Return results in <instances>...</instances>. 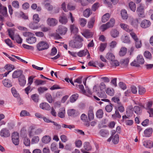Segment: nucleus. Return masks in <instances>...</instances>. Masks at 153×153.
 I'll return each instance as SVG.
<instances>
[{
  "instance_id": "obj_31",
  "label": "nucleus",
  "mask_w": 153,
  "mask_h": 153,
  "mask_svg": "<svg viewBox=\"0 0 153 153\" xmlns=\"http://www.w3.org/2000/svg\"><path fill=\"white\" fill-rule=\"evenodd\" d=\"M46 81L41 79H36L34 82L36 85H43L45 84Z\"/></svg>"
},
{
  "instance_id": "obj_56",
  "label": "nucleus",
  "mask_w": 153,
  "mask_h": 153,
  "mask_svg": "<svg viewBox=\"0 0 153 153\" xmlns=\"http://www.w3.org/2000/svg\"><path fill=\"white\" fill-rule=\"evenodd\" d=\"M31 98L35 102H37L39 100V95L37 94H33L31 95Z\"/></svg>"
},
{
  "instance_id": "obj_7",
  "label": "nucleus",
  "mask_w": 153,
  "mask_h": 153,
  "mask_svg": "<svg viewBox=\"0 0 153 153\" xmlns=\"http://www.w3.org/2000/svg\"><path fill=\"white\" fill-rule=\"evenodd\" d=\"M47 24L50 26H54L58 23V21L55 18H49L47 21Z\"/></svg>"
},
{
  "instance_id": "obj_62",
  "label": "nucleus",
  "mask_w": 153,
  "mask_h": 153,
  "mask_svg": "<svg viewBox=\"0 0 153 153\" xmlns=\"http://www.w3.org/2000/svg\"><path fill=\"white\" fill-rule=\"evenodd\" d=\"M138 20L137 19H133L131 22V24L134 26H137L138 23Z\"/></svg>"
},
{
  "instance_id": "obj_32",
  "label": "nucleus",
  "mask_w": 153,
  "mask_h": 153,
  "mask_svg": "<svg viewBox=\"0 0 153 153\" xmlns=\"http://www.w3.org/2000/svg\"><path fill=\"white\" fill-rule=\"evenodd\" d=\"M49 1L46 0L45 4V7L48 10L51 11L53 10V7L52 5H51L49 3H48Z\"/></svg>"
},
{
  "instance_id": "obj_3",
  "label": "nucleus",
  "mask_w": 153,
  "mask_h": 153,
  "mask_svg": "<svg viewBox=\"0 0 153 153\" xmlns=\"http://www.w3.org/2000/svg\"><path fill=\"white\" fill-rule=\"evenodd\" d=\"M136 13L139 17L142 18L145 17L144 7L143 4H140L137 8Z\"/></svg>"
},
{
  "instance_id": "obj_13",
  "label": "nucleus",
  "mask_w": 153,
  "mask_h": 153,
  "mask_svg": "<svg viewBox=\"0 0 153 153\" xmlns=\"http://www.w3.org/2000/svg\"><path fill=\"white\" fill-rule=\"evenodd\" d=\"M39 107L42 109L46 110H49L51 108L49 104L45 102L41 103L40 104Z\"/></svg>"
},
{
  "instance_id": "obj_5",
  "label": "nucleus",
  "mask_w": 153,
  "mask_h": 153,
  "mask_svg": "<svg viewBox=\"0 0 153 153\" xmlns=\"http://www.w3.org/2000/svg\"><path fill=\"white\" fill-rule=\"evenodd\" d=\"M0 135L1 137H7L10 136V133L9 130L7 128H3L0 132Z\"/></svg>"
},
{
  "instance_id": "obj_33",
  "label": "nucleus",
  "mask_w": 153,
  "mask_h": 153,
  "mask_svg": "<svg viewBox=\"0 0 153 153\" xmlns=\"http://www.w3.org/2000/svg\"><path fill=\"white\" fill-rule=\"evenodd\" d=\"M106 58L111 61L114 60L115 59L114 56L111 53H108L106 55Z\"/></svg>"
},
{
  "instance_id": "obj_12",
  "label": "nucleus",
  "mask_w": 153,
  "mask_h": 153,
  "mask_svg": "<svg viewBox=\"0 0 153 153\" xmlns=\"http://www.w3.org/2000/svg\"><path fill=\"white\" fill-rule=\"evenodd\" d=\"M18 79L19 85L21 86H24L26 83V80L24 75H22Z\"/></svg>"
},
{
  "instance_id": "obj_4",
  "label": "nucleus",
  "mask_w": 153,
  "mask_h": 153,
  "mask_svg": "<svg viewBox=\"0 0 153 153\" xmlns=\"http://www.w3.org/2000/svg\"><path fill=\"white\" fill-rule=\"evenodd\" d=\"M151 25V22L149 20L144 19L140 23V26L141 27L143 28L149 27Z\"/></svg>"
},
{
  "instance_id": "obj_60",
  "label": "nucleus",
  "mask_w": 153,
  "mask_h": 153,
  "mask_svg": "<svg viewBox=\"0 0 153 153\" xmlns=\"http://www.w3.org/2000/svg\"><path fill=\"white\" fill-rule=\"evenodd\" d=\"M23 143L26 146H30V140L27 137H25L23 140Z\"/></svg>"
},
{
  "instance_id": "obj_20",
  "label": "nucleus",
  "mask_w": 153,
  "mask_h": 153,
  "mask_svg": "<svg viewBox=\"0 0 153 153\" xmlns=\"http://www.w3.org/2000/svg\"><path fill=\"white\" fill-rule=\"evenodd\" d=\"M59 21L62 24H65L68 22V19L65 16L62 15L59 17Z\"/></svg>"
},
{
  "instance_id": "obj_28",
  "label": "nucleus",
  "mask_w": 153,
  "mask_h": 153,
  "mask_svg": "<svg viewBox=\"0 0 153 153\" xmlns=\"http://www.w3.org/2000/svg\"><path fill=\"white\" fill-rule=\"evenodd\" d=\"M120 26L122 28L129 33L132 30V29H129V26L126 24H120Z\"/></svg>"
},
{
  "instance_id": "obj_27",
  "label": "nucleus",
  "mask_w": 153,
  "mask_h": 153,
  "mask_svg": "<svg viewBox=\"0 0 153 153\" xmlns=\"http://www.w3.org/2000/svg\"><path fill=\"white\" fill-rule=\"evenodd\" d=\"M51 140V137L49 136H45L42 139V141L45 143H49Z\"/></svg>"
},
{
  "instance_id": "obj_30",
  "label": "nucleus",
  "mask_w": 153,
  "mask_h": 153,
  "mask_svg": "<svg viewBox=\"0 0 153 153\" xmlns=\"http://www.w3.org/2000/svg\"><path fill=\"white\" fill-rule=\"evenodd\" d=\"M4 85L7 87H10L12 86V83L8 79H5L3 81Z\"/></svg>"
},
{
  "instance_id": "obj_57",
  "label": "nucleus",
  "mask_w": 153,
  "mask_h": 153,
  "mask_svg": "<svg viewBox=\"0 0 153 153\" xmlns=\"http://www.w3.org/2000/svg\"><path fill=\"white\" fill-rule=\"evenodd\" d=\"M114 93V90L112 88H108L106 91L107 94L111 96H113Z\"/></svg>"
},
{
  "instance_id": "obj_18",
  "label": "nucleus",
  "mask_w": 153,
  "mask_h": 153,
  "mask_svg": "<svg viewBox=\"0 0 153 153\" xmlns=\"http://www.w3.org/2000/svg\"><path fill=\"white\" fill-rule=\"evenodd\" d=\"M152 132L153 130L152 128H148L144 131L145 136L146 137H149L151 135Z\"/></svg>"
},
{
  "instance_id": "obj_36",
  "label": "nucleus",
  "mask_w": 153,
  "mask_h": 153,
  "mask_svg": "<svg viewBox=\"0 0 153 153\" xmlns=\"http://www.w3.org/2000/svg\"><path fill=\"white\" fill-rule=\"evenodd\" d=\"M70 29L71 33L75 34H76L78 32V29L74 25H71L70 26Z\"/></svg>"
},
{
  "instance_id": "obj_46",
  "label": "nucleus",
  "mask_w": 153,
  "mask_h": 153,
  "mask_svg": "<svg viewBox=\"0 0 153 153\" xmlns=\"http://www.w3.org/2000/svg\"><path fill=\"white\" fill-rule=\"evenodd\" d=\"M95 22V19L94 18L91 19L90 21L88 22V27L89 28H92Z\"/></svg>"
},
{
  "instance_id": "obj_41",
  "label": "nucleus",
  "mask_w": 153,
  "mask_h": 153,
  "mask_svg": "<svg viewBox=\"0 0 153 153\" xmlns=\"http://www.w3.org/2000/svg\"><path fill=\"white\" fill-rule=\"evenodd\" d=\"M84 147L85 150L88 151L91 150L92 148L89 143L88 142H85L84 143Z\"/></svg>"
},
{
  "instance_id": "obj_1",
  "label": "nucleus",
  "mask_w": 153,
  "mask_h": 153,
  "mask_svg": "<svg viewBox=\"0 0 153 153\" xmlns=\"http://www.w3.org/2000/svg\"><path fill=\"white\" fill-rule=\"evenodd\" d=\"M144 62V60L143 56L139 55L137 57V61L134 60L131 63V66L139 67L140 66L139 64H143Z\"/></svg>"
},
{
  "instance_id": "obj_48",
  "label": "nucleus",
  "mask_w": 153,
  "mask_h": 153,
  "mask_svg": "<svg viewBox=\"0 0 153 153\" xmlns=\"http://www.w3.org/2000/svg\"><path fill=\"white\" fill-rule=\"evenodd\" d=\"M100 6L99 3L97 2L94 4L91 7V10L95 11Z\"/></svg>"
},
{
  "instance_id": "obj_50",
  "label": "nucleus",
  "mask_w": 153,
  "mask_h": 153,
  "mask_svg": "<svg viewBox=\"0 0 153 153\" xmlns=\"http://www.w3.org/2000/svg\"><path fill=\"white\" fill-rule=\"evenodd\" d=\"M79 21L80 25L83 27L85 26L87 23L86 20L82 18H80Z\"/></svg>"
},
{
  "instance_id": "obj_47",
  "label": "nucleus",
  "mask_w": 153,
  "mask_h": 153,
  "mask_svg": "<svg viewBox=\"0 0 153 153\" xmlns=\"http://www.w3.org/2000/svg\"><path fill=\"white\" fill-rule=\"evenodd\" d=\"M115 22V19L113 18L111 19L109 22L107 23L109 28L112 27L114 25Z\"/></svg>"
},
{
  "instance_id": "obj_26",
  "label": "nucleus",
  "mask_w": 153,
  "mask_h": 153,
  "mask_svg": "<svg viewBox=\"0 0 153 153\" xmlns=\"http://www.w3.org/2000/svg\"><path fill=\"white\" fill-rule=\"evenodd\" d=\"M127 51V48L125 47H122L119 52V55L120 56H123L126 53Z\"/></svg>"
},
{
  "instance_id": "obj_40",
  "label": "nucleus",
  "mask_w": 153,
  "mask_h": 153,
  "mask_svg": "<svg viewBox=\"0 0 153 153\" xmlns=\"http://www.w3.org/2000/svg\"><path fill=\"white\" fill-rule=\"evenodd\" d=\"M138 92L140 95L143 94L146 92V90L144 88L141 86H139Z\"/></svg>"
},
{
  "instance_id": "obj_21",
  "label": "nucleus",
  "mask_w": 153,
  "mask_h": 153,
  "mask_svg": "<svg viewBox=\"0 0 153 153\" xmlns=\"http://www.w3.org/2000/svg\"><path fill=\"white\" fill-rule=\"evenodd\" d=\"M38 23L34 22L30 23L29 25V27L30 28L33 30L37 29L39 28L40 27L38 25Z\"/></svg>"
},
{
  "instance_id": "obj_9",
  "label": "nucleus",
  "mask_w": 153,
  "mask_h": 153,
  "mask_svg": "<svg viewBox=\"0 0 153 153\" xmlns=\"http://www.w3.org/2000/svg\"><path fill=\"white\" fill-rule=\"evenodd\" d=\"M42 131V129L41 128H36L34 127H33L32 128L30 134L31 135L34 134L38 135L41 134Z\"/></svg>"
},
{
  "instance_id": "obj_24",
  "label": "nucleus",
  "mask_w": 153,
  "mask_h": 153,
  "mask_svg": "<svg viewBox=\"0 0 153 153\" xmlns=\"http://www.w3.org/2000/svg\"><path fill=\"white\" fill-rule=\"evenodd\" d=\"M65 110L64 108H61L58 113V115L59 117L61 118H63L65 117Z\"/></svg>"
},
{
  "instance_id": "obj_37",
  "label": "nucleus",
  "mask_w": 153,
  "mask_h": 153,
  "mask_svg": "<svg viewBox=\"0 0 153 153\" xmlns=\"http://www.w3.org/2000/svg\"><path fill=\"white\" fill-rule=\"evenodd\" d=\"M121 14L122 18L123 19H126L128 17V15L126 11L124 9L122 10L121 12Z\"/></svg>"
},
{
  "instance_id": "obj_22",
  "label": "nucleus",
  "mask_w": 153,
  "mask_h": 153,
  "mask_svg": "<svg viewBox=\"0 0 153 153\" xmlns=\"http://www.w3.org/2000/svg\"><path fill=\"white\" fill-rule=\"evenodd\" d=\"M112 142L114 144H117L119 141V136L116 134L114 136L111 135Z\"/></svg>"
},
{
  "instance_id": "obj_17",
  "label": "nucleus",
  "mask_w": 153,
  "mask_h": 153,
  "mask_svg": "<svg viewBox=\"0 0 153 153\" xmlns=\"http://www.w3.org/2000/svg\"><path fill=\"white\" fill-rule=\"evenodd\" d=\"M143 143V145L147 148H151L153 146V143L150 140H146Z\"/></svg>"
},
{
  "instance_id": "obj_8",
  "label": "nucleus",
  "mask_w": 153,
  "mask_h": 153,
  "mask_svg": "<svg viewBox=\"0 0 153 153\" xmlns=\"http://www.w3.org/2000/svg\"><path fill=\"white\" fill-rule=\"evenodd\" d=\"M33 35H31L29 37H28L26 39V41L28 44H32L35 43L36 41V38L35 36V35L33 33Z\"/></svg>"
},
{
  "instance_id": "obj_59",
  "label": "nucleus",
  "mask_w": 153,
  "mask_h": 153,
  "mask_svg": "<svg viewBox=\"0 0 153 153\" xmlns=\"http://www.w3.org/2000/svg\"><path fill=\"white\" fill-rule=\"evenodd\" d=\"M33 19L34 22L38 23L40 19L39 18L38 14H35L33 15Z\"/></svg>"
},
{
  "instance_id": "obj_55",
  "label": "nucleus",
  "mask_w": 153,
  "mask_h": 153,
  "mask_svg": "<svg viewBox=\"0 0 153 153\" xmlns=\"http://www.w3.org/2000/svg\"><path fill=\"white\" fill-rule=\"evenodd\" d=\"M84 94L89 97H91L92 96V93L88 87H86L85 92Z\"/></svg>"
},
{
  "instance_id": "obj_53",
  "label": "nucleus",
  "mask_w": 153,
  "mask_h": 153,
  "mask_svg": "<svg viewBox=\"0 0 153 153\" xmlns=\"http://www.w3.org/2000/svg\"><path fill=\"white\" fill-rule=\"evenodd\" d=\"M144 56L147 59H151L152 58V54L148 51H145L144 53Z\"/></svg>"
},
{
  "instance_id": "obj_49",
  "label": "nucleus",
  "mask_w": 153,
  "mask_h": 153,
  "mask_svg": "<svg viewBox=\"0 0 153 153\" xmlns=\"http://www.w3.org/2000/svg\"><path fill=\"white\" fill-rule=\"evenodd\" d=\"M48 89L45 87H40L38 88L37 91L39 94L44 93L45 91H47Z\"/></svg>"
},
{
  "instance_id": "obj_43",
  "label": "nucleus",
  "mask_w": 153,
  "mask_h": 153,
  "mask_svg": "<svg viewBox=\"0 0 153 153\" xmlns=\"http://www.w3.org/2000/svg\"><path fill=\"white\" fill-rule=\"evenodd\" d=\"M129 33L131 38L134 42L139 39L136 34L132 31V30Z\"/></svg>"
},
{
  "instance_id": "obj_61",
  "label": "nucleus",
  "mask_w": 153,
  "mask_h": 153,
  "mask_svg": "<svg viewBox=\"0 0 153 153\" xmlns=\"http://www.w3.org/2000/svg\"><path fill=\"white\" fill-rule=\"evenodd\" d=\"M30 115L29 113L26 110L22 111L20 113V116L21 117L26 116H29Z\"/></svg>"
},
{
  "instance_id": "obj_39",
  "label": "nucleus",
  "mask_w": 153,
  "mask_h": 153,
  "mask_svg": "<svg viewBox=\"0 0 153 153\" xmlns=\"http://www.w3.org/2000/svg\"><path fill=\"white\" fill-rule=\"evenodd\" d=\"M110 64L111 67H115L116 66H117L120 64L119 62L117 60H115L114 59L111 61Z\"/></svg>"
},
{
  "instance_id": "obj_44",
  "label": "nucleus",
  "mask_w": 153,
  "mask_h": 153,
  "mask_svg": "<svg viewBox=\"0 0 153 153\" xmlns=\"http://www.w3.org/2000/svg\"><path fill=\"white\" fill-rule=\"evenodd\" d=\"M134 43L135 47L137 48H140L142 46L141 41L139 39L135 41Z\"/></svg>"
},
{
  "instance_id": "obj_29",
  "label": "nucleus",
  "mask_w": 153,
  "mask_h": 153,
  "mask_svg": "<svg viewBox=\"0 0 153 153\" xmlns=\"http://www.w3.org/2000/svg\"><path fill=\"white\" fill-rule=\"evenodd\" d=\"M88 52V50L87 49L82 50L78 52L77 53V55L80 57H82L85 56Z\"/></svg>"
},
{
  "instance_id": "obj_25",
  "label": "nucleus",
  "mask_w": 153,
  "mask_h": 153,
  "mask_svg": "<svg viewBox=\"0 0 153 153\" xmlns=\"http://www.w3.org/2000/svg\"><path fill=\"white\" fill-rule=\"evenodd\" d=\"M7 12V9L6 7L3 6L0 3V13L3 15L6 14Z\"/></svg>"
},
{
  "instance_id": "obj_51",
  "label": "nucleus",
  "mask_w": 153,
  "mask_h": 153,
  "mask_svg": "<svg viewBox=\"0 0 153 153\" xmlns=\"http://www.w3.org/2000/svg\"><path fill=\"white\" fill-rule=\"evenodd\" d=\"M119 34V32L116 30H113L111 32V35L114 38H115L118 36Z\"/></svg>"
},
{
  "instance_id": "obj_2",
  "label": "nucleus",
  "mask_w": 153,
  "mask_h": 153,
  "mask_svg": "<svg viewBox=\"0 0 153 153\" xmlns=\"http://www.w3.org/2000/svg\"><path fill=\"white\" fill-rule=\"evenodd\" d=\"M49 44L46 42L41 41L36 45L37 48L39 51L47 49L49 48Z\"/></svg>"
},
{
  "instance_id": "obj_14",
  "label": "nucleus",
  "mask_w": 153,
  "mask_h": 153,
  "mask_svg": "<svg viewBox=\"0 0 153 153\" xmlns=\"http://www.w3.org/2000/svg\"><path fill=\"white\" fill-rule=\"evenodd\" d=\"M82 34L87 38L91 37L93 35L92 32H90L88 30H85L82 33Z\"/></svg>"
},
{
  "instance_id": "obj_10",
  "label": "nucleus",
  "mask_w": 153,
  "mask_h": 153,
  "mask_svg": "<svg viewBox=\"0 0 153 153\" xmlns=\"http://www.w3.org/2000/svg\"><path fill=\"white\" fill-rule=\"evenodd\" d=\"M70 45L72 48H80L82 45V42L79 41H75L74 42L70 43Z\"/></svg>"
},
{
  "instance_id": "obj_54",
  "label": "nucleus",
  "mask_w": 153,
  "mask_h": 153,
  "mask_svg": "<svg viewBox=\"0 0 153 153\" xmlns=\"http://www.w3.org/2000/svg\"><path fill=\"white\" fill-rule=\"evenodd\" d=\"M46 97L49 102L51 103L52 102V98L51 95L49 93H47L46 94Z\"/></svg>"
},
{
  "instance_id": "obj_45",
  "label": "nucleus",
  "mask_w": 153,
  "mask_h": 153,
  "mask_svg": "<svg viewBox=\"0 0 153 153\" xmlns=\"http://www.w3.org/2000/svg\"><path fill=\"white\" fill-rule=\"evenodd\" d=\"M134 111L135 113L138 114H140L142 112V110L138 106H135L134 107Z\"/></svg>"
},
{
  "instance_id": "obj_34",
  "label": "nucleus",
  "mask_w": 153,
  "mask_h": 153,
  "mask_svg": "<svg viewBox=\"0 0 153 153\" xmlns=\"http://www.w3.org/2000/svg\"><path fill=\"white\" fill-rule=\"evenodd\" d=\"M110 17V14L109 13H106L102 17V21L103 22H105L109 19Z\"/></svg>"
},
{
  "instance_id": "obj_35",
  "label": "nucleus",
  "mask_w": 153,
  "mask_h": 153,
  "mask_svg": "<svg viewBox=\"0 0 153 153\" xmlns=\"http://www.w3.org/2000/svg\"><path fill=\"white\" fill-rule=\"evenodd\" d=\"M129 6L131 10L133 12H135L136 10V6L134 2L131 1L129 3Z\"/></svg>"
},
{
  "instance_id": "obj_42",
  "label": "nucleus",
  "mask_w": 153,
  "mask_h": 153,
  "mask_svg": "<svg viewBox=\"0 0 153 153\" xmlns=\"http://www.w3.org/2000/svg\"><path fill=\"white\" fill-rule=\"evenodd\" d=\"M96 114L97 118H102L103 114V110L101 109L98 110L96 112Z\"/></svg>"
},
{
  "instance_id": "obj_64",
  "label": "nucleus",
  "mask_w": 153,
  "mask_h": 153,
  "mask_svg": "<svg viewBox=\"0 0 153 153\" xmlns=\"http://www.w3.org/2000/svg\"><path fill=\"white\" fill-rule=\"evenodd\" d=\"M112 106L111 104L110 105H106L105 107V109L106 111L108 112H111L112 110Z\"/></svg>"
},
{
  "instance_id": "obj_11",
  "label": "nucleus",
  "mask_w": 153,
  "mask_h": 153,
  "mask_svg": "<svg viewBox=\"0 0 153 153\" xmlns=\"http://www.w3.org/2000/svg\"><path fill=\"white\" fill-rule=\"evenodd\" d=\"M23 71L20 70H17L14 71L12 74V77L13 78H17L23 75Z\"/></svg>"
},
{
  "instance_id": "obj_63",
  "label": "nucleus",
  "mask_w": 153,
  "mask_h": 153,
  "mask_svg": "<svg viewBox=\"0 0 153 153\" xmlns=\"http://www.w3.org/2000/svg\"><path fill=\"white\" fill-rule=\"evenodd\" d=\"M39 140V137L38 136H36L33 137L31 140V143L32 144L37 143Z\"/></svg>"
},
{
  "instance_id": "obj_52",
  "label": "nucleus",
  "mask_w": 153,
  "mask_h": 153,
  "mask_svg": "<svg viewBox=\"0 0 153 153\" xmlns=\"http://www.w3.org/2000/svg\"><path fill=\"white\" fill-rule=\"evenodd\" d=\"M112 117L114 119H115L116 118H120L121 117V115L120 114L118 111L117 110L115 111V113L112 115Z\"/></svg>"
},
{
  "instance_id": "obj_58",
  "label": "nucleus",
  "mask_w": 153,
  "mask_h": 153,
  "mask_svg": "<svg viewBox=\"0 0 153 153\" xmlns=\"http://www.w3.org/2000/svg\"><path fill=\"white\" fill-rule=\"evenodd\" d=\"M122 40L123 42L124 43H130L131 42L129 37L127 36H125L124 37H123Z\"/></svg>"
},
{
  "instance_id": "obj_23",
  "label": "nucleus",
  "mask_w": 153,
  "mask_h": 153,
  "mask_svg": "<svg viewBox=\"0 0 153 153\" xmlns=\"http://www.w3.org/2000/svg\"><path fill=\"white\" fill-rule=\"evenodd\" d=\"M88 117L89 120H91L93 119L94 118V114L93 111V108H90L88 112Z\"/></svg>"
},
{
  "instance_id": "obj_6",
  "label": "nucleus",
  "mask_w": 153,
  "mask_h": 153,
  "mask_svg": "<svg viewBox=\"0 0 153 153\" xmlns=\"http://www.w3.org/2000/svg\"><path fill=\"white\" fill-rule=\"evenodd\" d=\"M67 31V28L63 26H59L56 30V32L61 35L65 34Z\"/></svg>"
},
{
  "instance_id": "obj_16",
  "label": "nucleus",
  "mask_w": 153,
  "mask_h": 153,
  "mask_svg": "<svg viewBox=\"0 0 153 153\" xmlns=\"http://www.w3.org/2000/svg\"><path fill=\"white\" fill-rule=\"evenodd\" d=\"M68 114L69 116L71 117H75L77 116L78 114L76 112L74 109H70L68 110Z\"/></svg>"
},
{
  "instance_id": "obj_19",
  "label": "nucleus",
  "mask_w": 153,
  "mask_h": 153,
  "mask_svg": "<svg viewBox=\"0 0 153 153\" xmlns=\"http://www.w3.org/2000/svg\"><path fill=\"white\" fill-rule=\"evenodd\" d=\"M92 13V10L90 8H87L83 11V15L86 17H88Z\"/></svg>"
},
{
  "instance_id": "obj_38",
  "label": "nucleus",
  "mask_w": 153,
  "mask_h": 153,
  "mask_svg": "<svg viewBox=\"0 0 153 153\" xmlns=\"http://www.w3.org/2000/svg\"><path fill=\"white\" fill-rule=\"evenodd\" d=\"M79 95L76 94L72 95L70 98V101L71 102H74L77 99Z\"/></svg>"
},
{
  "instance_id": "obj_15",
  "label": "nucleus",
  "mask_w": 153,
  "mask_h": 153,
  "mask_svg": "<svg viewBox=\"0 0 153 153\" xmlns=\"http://www.w3.org/2000/svg\"><path fill=\"white\" fill-rule=\"evenodd\" d=\"M99 134L100 135L103 137H106L109 135L108 131L105 129H101L99 132Z\"/></svg>"
}]
</instances>
